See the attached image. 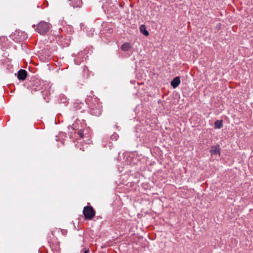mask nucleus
<instances>
[{
    "mask_svg": "<svg viewBox=\"0 0 253 253\" xmlns=\"http://www.w3.org/2000/svg\"><path fill=\"white\" fill-rule=\"evenodd\" d=\"M211 155H220V149L219 146H214L211 147Z\"/></svg>",
    "mask_w": 253,
    "mask_h": 253,
    "instance_id": "nucleus-6",
    "label": "nucleus"
},
{
    "mask_svg": "<svg viewBox=\"0 0 253 253\" xmlns=\"http://www.w3.org/2000/svg\"><path fill=\"white\" fill-rule=\"evenodd\" d=\"M50 28V24L45 21H41L37 24L36 31L41 35H45Z\"/></svg>",
    "mask_w": 253,
    "mask_h": 253,
    "instance_id": "nucleus-1",
    "label": "nucleus"
},
{
    "mask_svg": "<svg viewBox=\"0 0 253 253\" xmlns=\"http://www.w3.org/2000/svg\"><path fill=\"white\" fill-rule=\"evenodd\" d=\"M27 76V73L26 70L20 69L17 73V78L21 81L25 80Z\"/></svg>",
    "mask_w": 253,
    "mask_h": 253,
    "instance_id": "nucleus-3",
    "label": "nucleus"
},
{
    "mask_svg": "<svg viewBox=\"0 0 253 253\" xmlns=\"http://www.w3.org/2000/svg\"><path fill=\"white\" fill-rule=\"evenodd\" d=\"M78 135L80 136L81 138H83L84 137V130L82 129H80L79 130L78 132Z\"/></svg>",
    "mask_w": 253,
    "mask_h": 253,
    "instance_id": "nucleus-10",
    "label": "nucleus"
},
{
    "mask_svg": "<svg viewBox=\"0 0 253 253\" xmlns=\"http://www.w3.org/2000/svg\"><path fill=\"white\" fill-rule=\"evenodd\" d=\"M180 83V79L179 77H176L171 82V85L173 88H176Z\"/></svg>",
    "mask_w": 253,
    "mask_h": 253,
    "instance_id": "nucleus-4",
    "label": "nucleus"
},
{
    "mask_svg": "<svg viewBox=\"0 0 253 253\" xmlns=\"http://www.w3.org/2000/svg\"><path fill=\"white\" fill-rule=\"evenodd\" d=\"M215 128H219L221 127V120H218L214 123Z\"/></svg>",
    "mask_w": 253,
    "mask_h": 253,
    "instance_id": "nucleus-9",
    "label": "nucleus"
},
{
    "mask_svg": "<svg viewBox=\"0 0 253 253\" xmlns=\"http://www.w3.org/2000/svg\"><path fill=\"white\" fill-rule=\"evenodd\" d=\"M70 1V4L73 7H80L82 5L81 0H69Z\"/></svg>",
    "mask_w": 253,
    "mask_h": 253,
    "instance_id": "nucleus-5",
    "label": "nucleus"
},
{
    "mask_svg": "<svg viewBox=\"0 0 253 253\" xmlns=\"http://www.w3.org/2000/svg\"><path fill=\"white\" fill-rule=\"evenodd\" d=\"M130 48H131V46H130V44L128 42H125V43H123L121 47L122 50H123L124 51H127Z\"/></svg>",
    "mask_w": 253,
    "mask_h": 253,
    "instance_id": "nucleus-7",
    "label": "nucleus"
},
{
    "mask_svg": "<svg viewBox=\"0 0 253 253\" xmlns=\"http://www.w3.org/2000/svg\"><path fill=\"white\" fill-rule=\"evenodd\" d=\"M140 31L145 36H148L149 35L148 31L146 30L145 25H142L140 27Z\"/></svg>",
    "mask_w": 253,
    "mask_h": 253,
    "instance_id": "nucleus-8",
    "label": "nucleus"
},
{
    "mask_svg": "<svg viewBox=\"0 0 253 253\" xmlns=\"http://www.w3.org/2000/svg\"><path fill=\"white\" fill-rule=\"evenodd\" d=\"M83 214L85 219L91 220L95 214V211L91 206H85L83 209Z\"/></svg>",
    "mask_w": 253,
    "mask_h": 253,
    "instance_id": "nucleus-2",
    "label": "nucleus"
},
{
    "mask_svg": "<svg viewBox=\"0 0 253 253\" xmlns=\"http://www.w3.org/2000/svg\"><path fill=\"white\" fill-rule=\"evenodd\" d=\"M88 252H89V250L88 249V250H85L84 253H87Z\"/></svg>",
    "mask_w": 253,
    "mask_h": 253,
    "instance_id": "nucleus-11",
    "label": "nucleus"
}]
</instances>
